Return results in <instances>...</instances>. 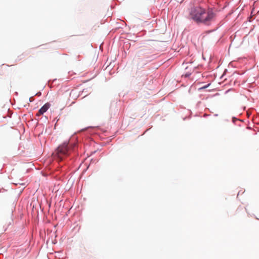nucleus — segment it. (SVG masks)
Returning <instances> with one entry per match:
<instances>
[{
  "instance_id": "obj_3",
  "label": "nucleus",
  "mask_w": 259,
  "mask_h": 259,
  "mask_svg": "<svg viewBox=\"0 0 259 259\" xmlns=\"http://www.w3.org/2000/svg\"><path fill=\"white\" fill-rule=\"evenodd\" d=\"M204 9L200 7L193 8L190 13L191 18L197 23H201Z\"/></svg>"
},
{
  "instance_id": "obj_6",
  "label": "nucleus",
  "mask_w": 259,
  "mask_h": 259,
  "mask_svg": "<svg viewBox=\"0 0 259 259\" xmlns=\"http://www.w3.org/2000/svg\"><path fill=\"white\" fill-rule=\"evenodd\" d=\"M235 120H237V119H236L235 118H232V121H233V122H235Z\"/></svg>"
},
{
  "instance_id": "obj_1",
  "label": "nucleus",
  "mask_w": 259,
  "mask_h": 259,
  "mask_svg": "<svg viewBox=\"0 0 259 259\" xmlns=\"http://www.w3.org/2000/svg\"><path fill=\"white\" fill-rule=\"evenodd\" d=\"M71 151L70 146H69L68 143L65 142L58 147L53 155L55 158L61 161L67 156Z\"/></svg>"
},
{
  "instance_id": "obj_2",
  "label": "nucleus",
  "mask_w": 259,
  "mask_h": 259,
  "mask_svg": "<svg viewBox=\"0 0 259 259\" xmlns=\"http://www.w3.org/2000/svg\"><path fill=\"white\" fill-rule=\"evenodd\" d=\"M215 17L216 14L212 8H208L207 10L204 9L201 23L207 25H210L215 20Z\"/></svg>"
},
{
  "instance_id": "obj_4",
  "label": "nucleus",
  "mask_w": 259,
  "mask_h": 259,
  "mask_svg": "<svg viewBox=\"0 0 259 259\" xmlns=\"http://www.w3.org/2000/svg\"><path fill=\"white\" fill-rule=\"evenodd\" d=\"M51 104L49 103H46L38 111L36 115L38 116L42 115L50 107Z\"/></svg>"
},
{
  "instance_id": "obj_5",
  "label": "nucleus",
  "mask_w": 259,
  "mask_h": 259,
  "mask_svg": "<svg viewBox=\"0 0 259 259\" xmlns=\"http://www.w3.org/2000/svg\"><path fill=\"white\" fill-rule=\"evenodd\" d=\"M185 69L188 70V72L185 74V76H189L194 70L195 67L191 63H186L185 64Z\"/></svg>"
},
{
  "instance_id": "obj_8",
  "label": "nucleus",
  "mask_w": 259,
  "mask_h": 259,
  "mask_svg": "<svg viewBox=\"0 0 259 259\" xmlns=\"http://www.w3.org/2000/svg\"><path fill=\"white\" fill-rule=\"evenodd\" d=\"M207 87V85H205V86H204L203 87H202V88L203 89H205Z\"/></svg>"
},
{
  "instance_id": "obj_7",
  "label": "nucleus",
  "mask_w": 259,
  "mask_h": 259,
  "mask_svg": "<svg viewBox=\"0 0 259 259\" xmlns=\"http://www.w3.org/2000/svg\"><path fill=\"white\" fill-rule=\"evenodd\" d=\"M232 66H233V65H232V62L230 63L229 64V65H228V67Z\"/></svg>"
}]
</instances>
